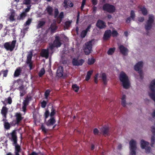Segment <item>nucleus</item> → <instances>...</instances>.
<instances>
[{"label":"nucleus","mask_w":155,"mask_h":155,"mask_svg":"<svg viewBox=\"0 0 155 155\" xmlns=\"http://www.w3.org/2000/svg\"><path fill=\"white\" fill-rule=\"evenodd\" d=\"M57 28V27L56 25V22L54 21L51 24L50 27V29L52 32H54Z\"/></svg>","instance_id":"24"},{"label":"nucleus","mask_w":155,"mask_h":155,"mask_svg":"<svg viewBox=\"0 0 155 155\" xmlns=\"http://www.w3.org/2000/svg\"><path fill=\"white\" fill-rule=\"evenodd\" d=\"M68 5L70 7H72L73 6V4L71 1L68 0Z\"/></svg>","instance_id":"58"},{"label":"nucleus","mask_w":155,"mask_h":155,"mask_svg":"<svg viewBox=\"0 0 155 155\" xmlns=\"http://www.w3.org/2000/svg\"><path fill=\"white\" fill-rule=\"evenodd\" d=\"M16 16V14L15 11L14 10H10V20H14L15 16Z\"/></svg>","instance_id":"23"},{"label":"nucleus","mask_w":155,"mask_h":155,"mask_svg":"<svg viewBox=\"0 0 155 155\" xmlns=\"http://www.w3.org/2000/svg\"><path fill=\"white\" fill-rule=\"evenodd\" d=\"M30 0H24V3L26 4H29L30 3Z\"/></svg>","instance_id":"57"},{"label":"nucleus","mask_w":155,"mask_h":155,"mask_svg":"<svg viewBox=\"0 0 155 155\" xmlns=\"http://www.w3.org/2000/svg\"><path fill=\"white\" fill-rule=\"evenodd\" d=\"M91 28V25H89L87 27V28L86 30H85V31H87V32L89 31V30L90 29V28Z\"/></svg>","instance_id":"64"},{"label":"nucleus","mask_w":155,"mask_h":155,"mask_svg":"<svg viewBox=\"0 0 155 155\" xmlns=\"http://www.w3.org/2000/svg\"><path fill=\"white\" fill-rule=\"evenodd\" d=\"M93 4L94 5H96L97 4V0H92Z\"/></svg>","instance_id":"62"},{"label":"nucleus","mask_w":155,"mask_h":155,"mask_svg":"<svg viewBox=\"0 0 155 155\" xmlns=\"http://www.w3.org/2000/svg\"><path fill=\"white\" fill-rule=\"evenodd\" d=\"M119 78L124 88L127 89L130 88V81L128 76L124 72L122 71L120 73Z\"/></svg>","instance_id":"3"},{"label":"nucleus","mask_w":155,"mask_h":155,"mask_svg":"<svg viewBox=\"0 0 155 155\" xmlns=\"http://www.w3.org/2000/svg\"><path fill=\"white\" fill-rule=\"evenodd\" d=\"M151 132H152L153 135L151 137V147H153V145L154 144L155 137V127L153 126L151 127Z\"/></svg>","instance_id":"10"},{"label":"nucleus","mask_w":155,"mask_h":155,"mask_svg":"<svg viewBox=\"0 0 155 155\" xmlns=\"http://www.w3.org/2000/svg\"><path fill=\"white\" fill-rule=\"evenodd\" d=\"M32 19L29 18L28 20L26 22L24 25V29L25 30H27L28 28V26L30 24L32 21Z\"/></svg>","instance_id":"19"},{"label":"nucleus","mask_w":155,"mask_h":155,"mask_svg":"<svg viewBox=\"0 0 155 155\" xmlns=\"http://www.w3.org/2000/svg\"><path fill=\"white\" fill-rule=\"evenodd\" d=\"M16 119L13 121L14 124H18L19 122L23 119V117H17Z\"/></svg>","instance_id":"29"},{"label":"nucleus","mask_w":155,"mask_h":155,"mask_svg":"<svg viewBox=\"0 0 155 155\" xmlns=\"http://www.w3.org/2000/svg\"><path fill=\"white\" fill-rule=\"evenodd\" d=\"M84 62V60L81 59L78 60L77 59H74L72 61V63L74 65L79 66L81 65Z\"/></svg>","instance_id":"12"},{"label":"nucleus","mask_w":155,"mask_h":155,"mask_svg":"<svg viewBox=\"0 0 155 155\" xmlns=\"http://www.w3.org/2000/svg\"><path fill=\"white\" fill-rule=\"evenodd\" d=\"M46 10L49 15H51L52 14L53 9L50 6H48Z\"/></svg>","instance_id":"36"},{"label":"nucleus","mask_w":155,"mask_h":155,"mask_svg":"<svg viewBox=\"0 0 155 155\" xmlns=\"http://www.w3.org/2000/svg\"><path fill=\"white\" fill-rule=\"evenodd\" d=\"M45 23L44 21H40L38 22V24L37 26V28H39L43 25Z\"/></svg>","instance_id":"38"},{"label":"nucleus","mask_w":155,"mask_h":155,"mask_svg":"<svg viewBox=\"0 0 155 155\" xmlns=\"http://www.w3.org/2000/svg\"><path fill=\"white\" fill-rule=\"evenodd\" d=\"M121 53L124 55H127L128 52V49L122 45H120L119 47Z\"/></svg>","instance_id":"13"},{"label":"nucleus","mask_w":155,"mask_h":155,"mask_svg":"<svg viewBox=\"0 0 155 155\" xmlns=\"http://www.w3.org/2000/svg\"><path fill=\"white\" fill-rule=\"evenodd\" d=\"M55 122V119L54 118V117H51L50 119L46 122L45 124L48 127H50L54 125Z\"/></svg>","instance_id":"11"},{"label":"nucleus","mask_w":155,"mask_h":155,"mask_svg":"<svg viewBox=\"0 0 155 155\" xmlns=\"http://www.w3.org/2000/svg\"><path fill=\"white\" fill-rule=\"evenodd\" d=\"M126 96L124 94L123 95L121 98V103L122 105L124 107H125L127 104L126 101Z\"/></svg>","instance_id":"22"},{"label":"nucleus","mask_w":155,"mask_h":155,"mask_svg":"<svg viewBox=\"0 0 155 155\" xmlns=\"http://www.w3.org/2000/svg\"><path fill=\"white\" fill-rule=\"evenodd\" d=\"M26 14L25 12H23L20 15V16L18 17V18L20 20H22L24 19L26 16Z\"/></svg>","instance_id":"32"},{"label":"nucleus","mask_w":155,"mask_h":155,"mask_svg":"<svg viewBox=\"0 0 155 155\" xmlns=\"http://www.w3.org/2000/svg\"><path fill=\"white\" fill-rule=\"evenodd\" d=\"M72 88L76 92H77L79 89V87L76 84L73 85L72 86Z\"/></svg>","instance_id":"37"},{"label":"nucleus","mask_w":155,"mask_h":155,"mask_svg":"<svg viewBox=\"0 0 155 155\" xmlns=\"http://www.w3.org/2000/svg\"><path fill=\"white\" fill-rule=\"evenodd\" d=\"M149 143L147 142L144 141L142 140L141 141V147L142 149H145L146 147L148 146Z\"/></svg>","instance_id":"21"},{"label":"nucleus","mask_w":155,"mask_h":155,"mask_svg":"<svg viewBox=\"0 0 155 155\" xmlns=\"http://www.w3.org/2000/svg\"><path fill=\"white\" fill-rule=\"evenodd\" d=\"M130 17L133 20H134L135 17V14L134 12L132 10L130 12Z\"/></svg>","instance_id":"43"},{"label":"nucleus","mask_w":155,"mask_h":155,"mask_svg":"<svg viewBox=\"0 0 155 155\" xmlns=\"http://www.w3.org/2000/svg\"><path fill=\"white\" fill-rule=\"evenodd\" d=\"M30 9V7H28L27 8H26L25 10V12H28Z\"/></svg>","instance_id":"61"},{"label":"nucleus","mask_w":155,"mask_h":155,"mask_svg":"<svg viewBox=\"0 0 155 155\" xmlns=\"http://www.w3.org/2000/svg\"><path fill=\"white\" fill-rule=\"evenodd\" d=\"M154 17L151 15H150L149 16V19L145 25V28L148 31L150 30L154 26Z\"/></svg>","instance_id":"4"},{"label":"nucleus","mask_w":155,"mask_h":155,"mask_svg":"<svg viewBox=\"0 0 155 155\" xmlns=\"http://www.w3.org/2000/svg\"><path fill=\"white\" fill-rule=\"evenodd\" d=\"M11 138L10 140L12 142V144L15 147V155H20L19 153L21 150V146L17 143V133L15 130H14L10 133Z\"/></svg>","instance_id":"2"},{"label":"nucleus","mask_w":155,"mask_h":155,"mask_svg":"<svg viewBox=\"0 0 155 155\" xmlns=\"http://www.w3.org/2000/svg\"><path fill=\"white\" fill-rule=\"evenodd\" d=\"M104 10L109 12L112 13L115 11V8L113 5L109 4H106L103 7Z\"/></svg>","instance_id":"7"},{"label":"nucleus","mask_w":155,"mask_h":155,"mask_svg":"<svg viewBox=\"0 0 155 155\" xmlns=\"http://www.w3.org/2000/svg\"><path fill=\"white\" fill-rule=\"evenodd\" d=\"M59 13L58 9L57 8L55 9L54 10V16L55 18L57 17V15Z\"/></svg>","instance_id":"52"},{"label":"nucleus","mask_w":155,"mask_h":155,"mask_svg":"<svg viewBox=\"0 0 155 155\" xmlns=\"http://www.w3.org/2000/svg\"><path fill=\"white\" fill-rule=\"evenodd\" d=\"M93 71V70H91L87 72V75L85 78V80L86 81H88L89 80Z\"/></svg>","instance_id":"27"},{"label":"nucleus","mask_w":155,"mask_h":155,"mask_svg":"<svg viewBox=\"0 0 155 155\" xmlns=\"http://www.w3.org/2000/svg\"><path fill=\"white\" fill-rule=\"evenodd\" d=\"M101 76L104 84H106L107 81L106 75L104 73H102L101 74Z\"/></svg>","instance_id":"26"},{"label":"nucleus","mask_w":155,"mask_h":155,"mask_svg":"<svg viewBox=\"0 0 155 155\" xmlns=\"http://www.w3.org/2000/svg\"><path fill=\"white\" fill-rule=\"evenodd\" d=\"M139 11L141 12L142 14L144 15H147L148 13L147 9L144 6H140L138 7Z\"/></svg>","instance_id":"18"},{"label":"nucleus","mask_w":155,"mask_h":155,"mask_svg":"<svg viewBox=\"0 0 155 155\" xmlns=\"http://www.w3.org/2000/svg\"><path fill=\"white\" fill-rule=\"evenodd\" d=\"M87 33V31L85 30L83 31L81 33V37L82 38H84L86 36Z\"/></svg>","instance_id":"48"},{"label":"nucleus","mask_w":155,"mask_h":155,"mask_svg":"<svg viewBox=\"0 0 155 155\" xmlns=\"http://www.w3.org/2000/svg\"><path fill=\"white\" fill-rule=\"evenodd\" d=\"M51 112L50 114V116H52L54 115L56 112V111L52 107H51Z\"/></svg>","instance_id":"45"},{"label":"nucleus","mask_w":155,"mask_h":155,"mask_svg":"<svg viewBox=\"0 0 155 155\" xmlns=\"http://www.w3.org/2000/svg\"><path fill=\"white\" fill-rule=\"evenodd\" d=\"M47 103L46 101H43L41 103V107L43 108H44L46 106Z\"/></svg>","instance_id":"53"},{"label":"nucleus","mask_w":155,"mask_h":155,"mask_svg":"<svg viewBox=\"0 0 155 155\" xmlns=\"http://www.w3.org/2000/svg\"><path fill=\"white\" fill-rule=\"evenodd\" d=\"M131 18L130 17L127 18L126 21V22L127 23H129L131 20Z\"/></svg>","instance_id":"63"},{"label":"nucleus","mask_w":155,"mask_h":155,"mask_svg":"<svg viewBox=\"0 0 155 155\" xmlns=\"http://www.w3.org/2000/svg\"><path fill=\"white\" fill-rule=\"evenodd\" d=\"M115 48H110L108 51H107V54L108 55H111L115 51Z\"/></svg>","instance_id":"40"},{"label":"nucleus","mask_w":155,"mask_h":155,"mask_svg":"<svg viewBox=\"0 0 155 155\" xmlns=\"http://www.w3.org/2000/svg\"><path fill=\"white\" fill-rule=\"evenodd\" d=\"M145 152L147 153H149L150 152L151 148L150 147H148L146 148H145Z\"/></svg>","instance_id":"49"},{"label":"nucleus","mask_w":155,"mask_h":155,"mask_svg":"<svg viewBox=\"0 0 155 155\" xmlns=\"http://www.w3.org/2000/svg\"><path fill=\"white\" fill-rule=\"evenodd\" d=\"M98 75V74H97L94 77V81L95 83H97Z\"/></svg>","instance_id":"55"},{"label":"nucleus","mask_w":155,"mask_h":155,"mask_svg":"<svg viewBox=\"0 0 155 155\" xmlns=\"http://www.w3.org/2000/svg\"><path fill=\"white\" fill-rule=\"evenodd\" d=\"M130 149L137 148L136 142L133 140H130Z\"/></svg>","instance_id":"20"},{"label":"nucleus","mask_w":155,"mask_h":155,"mask_svg":"<svg viewBox=\"0 0 155 155\" xmlns=\"http://www.w3.org/2000/svg\"><path fill=\"white\" fill-rule=\"evenodd\" d=\"M68 0H64L63 3L62 4V6L66 9L68 8Z\"/></svg>","instance_id":"35"},{"label":"nucleus","mask_w":155,"mask_h":155,"mask_svg":"<svg viewBox=\"0 0 155 155\" xmlns=\"http://www.w3.org/2000/svg\"><path fill=\"white\" fill-rule=\"evenodd\" d=\"M45 73V70L44 68H42L40 71L38 75L40 77H41Z\"/></svg>","instance_id":"39"},{"label":"nucleus","mask_w":155,"mask_h":155,"mask_svg":"<svg viewBox=\"0 0 155 155\" xmlns=\"http://www.w3.org/2000/svg\"><path fill=\"white\" fill-rule=\"evenodd\" d=\"M16 41V40L15 38H14V40L12 41L11 44L10 45V51L13 50V49L14 48Z\"/></svg>","instance_id":"31"},{"label":"nucleus","mask_w":155,"mask_h":155,"mask_svg":"<svg viewBox=\"0 0 155 155\" xmlns=\"http://www.w3.org/2000/svg\"><path fill=\"white\" fill-rule=\"evenodd\" d=\"M64 74L63 69V67H59L57 71V74L58 77H61L63 76Z\"/></svg>","instance_id":"16"},{"label":"nucleus","mask_w":155,"mask_h":155,"mask_svg":"<svg viewBox=\"0 0 155 155\" xmlns=\"http://www.w3.org/2000/svg\"><path fill=\"white\" fill-rule=\"evenodd\" d=\"M85 2H86V0H83L82 2V5L81 7V10H82L83 8H84V5L85 4Z\"/></svg>","instance_id":"51"},{"label":"nucleus","mask_w":155,"mask_h":155,"mask_svg":"<svg viewBox=\"0 0 155 155\" xmlns=\"http://www.w3.org/2000/svg\"><path fill=\"white\" fill-rule=\"evenodd\" d=\"M93 132L94 135H98V134L99 133V131L98 130V129L97 128H94V130H93Z\"/></svg>","instance_id":"50"},{"label":"nucleus","mask_w":155,"mask_h":155,"mask_svg":"<svg viewBox=\"0 0 155 155\" xmlns=\"http://www.w3.org/2000/svg\"><path fill=\"white\" fill-rule=\"evenodd\" d=\"M138 20L140 22H143L144 20V18L143 17H140L138 18Z\"/></svg>","instance_id":"56"},{"label":"nucleus","mask_w":155,"mask_h":155,"mask_svg":"<svg viewBox=\"0 0 155 155\" xmlns=\"http://www.w3.org/2000/svg\"><path fill=\"white\" fill-rule=\"evenodd\" d=\"M101 132H102L103 135L105 136H109V128L108 126H104L101 129Z\"/></svg>","instance_id":"8"},{"label":"nucleus","mask_w":155,"mask_h":155,"mask_svg":"<svg viewBox=\"0 0 155 155\" xmlns=\"http://www.w3.org/2000/svg\"><path fill=\"white\" fill-rule=\"evenodd\" d=\"M137 148L130 149V154L131 155H135L136 151L135 150Z\"/></svg>","instance_id":"44"},{"label":"nucleus","mask_w":155,"mask_h":155,"mask_svg":"<svg viewBox=\"0 0 155 155\" xmlns=\"http://www.w3.org/2000/svg\"><path fill=\"white\" fill-rule=\"evenodd\" d=\"M94 41L92 40L86 43L84 46V50L86 55L90 54L92 51V43Z\"/></svg>","instance_id":"5"},{"label":"nucleus","mask_w":155,"mask_h":155,"mask_svg":"<svg viewBox=\"0 0 155 155\" xmlns=\"http://www.w3.org/2000/svg\"><path fill=\"white\" fill-rule=\"evenodd\" d=\"M45 116H48L49 114V111L48 110H47L45 113Z\"/></svg>","instance_id":"60"},{"label":"nucleus","mask_w":155,"mask_h":155,"mask_svg":"<svg viewBox=\"0 0 155 155\" xmlns=\"http://www.w3.org/2000/svg\"><path fill=\"white\" fill-rule=\"evenodd\" d=\"M143 65V63L142 61L138 62L134 66V69L136 71H139L142 67Z\"/></svg>","instance_id":"15"},{"label":"nucleus","mask_w":155,"mask_h":155,"mask_svg":"<svg viewBox=\"0 0 155 155\" xmlns=\"http://www.w3.org/2000/svg\"><path fill=\"white\" fill-rule=\"evenodd\" d=\"M71 21H66L65 24V25L64 26V28L65 29L68 28L69 27H70L71 24Z\"/></svg>","instance_id":"42"},{"label":"nucleus","mask_w":155,"mask_h":155,"mask_svg":"<svg viewBox=\"0 0 155 155\" xmlns=\"http://www.w3.org/2000/svg\"><path fill=\"white\" fill-rule=\"evenodd\" d=\"M2 102L4 104L5 106L2 107L1 113L3 116H6L8 113V108L5 106L7 104H10V97L8 98L7 100L6 99L5 101H2Z\"/></svg>","instance_id":"6"},{"label":"nucleus","mask_w":155,"mask_h":155,"mask_svg":"<svg viewBox=\"0 0 155 155\" xmlns=\"http://www.w3.org/2000/svg\"><path fill=\"white\" fill-rule=\"evenodd\" d=\"M8 71L7 70H5L4 71H2L1 73L3 74V77H6L8 74Z\"/></svg>","instance_id":"46"},{"label":"nucleus","mask_w":155,"mask_h":155,"mask_svg":"<svg viewBox=\"0 0 155 155\" xmlns=\"http://www.w3.org/2000/svg\"><path fill=\"white\" fill-rule=\"evenodd\" d=\"M95 59L94 58H90L88 59L87 63L88 64L91 65L93 64L95 62Z\"/></svg>","instance_id":"30"},{"label":"nucleus","mask_w":155,"mask_h":155,"mask_svg":"<svg viewBox=\"0 0 155 155\" xmlns=\"http://www.w3.org/2000/svg\"><path fill=\"white\" fill-rule=\"evenodd\" d=\"M41 129L42 130V132L44 134H46L48 132V129L46 128L43 124L41 125Z\"/></svg>","instance_id":"34"},{"label":"nucleus","mask_w":155,"mask_h":155,"mask_svg":"<svg viewBox=\"0 0 155 155\" xmlns=\"http://www.w3.org/2000/svg\"><path fill=\"white\" fill-rule=\"evenodd\" d=\"M28 99H26L24 100L23 102V106L22 107V110L25 113L26 109V106L28 104Z\"/></svg>","instance_id":"25"},{"label":"nucleus","mask_w":155,"mask_h":155,"mask_svg":"<svg viewBox=\"0 0 155 155\" xmlns=\"http://www.w3.org/2000/svg\"><path fill=\"white\" fill-rule=\"evenodd\" d=\"M64 17V13L63 12H61L58 18L57 22L59 23L61 22L62 19Z\"/></svg>","instance_id":"28"},{"label":"nucleus","mask_w":155,"mask_h":155,"mask_svg":"<svg viewBox=\"0 0 155 155\" xmlns=\"http://www.w3.org/2000/svg\"><path fill=\"white\" fill-rule=\"evenodd\" d=\"M5 48L8 51L10 50V42H6L4 44Z\"/></svg>","instance_id":"41"},{"label":"nucleus","mask_w":155,"mask_h":155,"mask_svg":"<svg viewBox=\"0 0 155 155\" xmlns=\"http://www.w3.org/2000/svg\"><path fill=\"white\" fill-rule=\"evenodd\" d=\"M21 72V70L20 68H18L17 69L14 73L15 76L17 77L18 76L20 75Z\"/></svg>","instance_id":"33"},{"label":"nucleus","mask_w":155,"mask_h":155,"mask_svg":"<svg viewBox=\"0 0 155 155\" xmlns=\"http://www.w3.org/2000/svg\"><path fill=\"white\" fill-rule=\"evenodd\" d=\"M39 153H36L35 151H33L30 155H38Z\"/></svg>","instance_id":"59"},{"label":"nucleus","mask_w":155,"mask_h":155,"mask_svg":"<svg viewBox=\"0 0 155 155\" xmlns=\"http://www.w3.org/2000/svg\"><path fill=\"white\" fill-rule=\"evenodd\" d=\"M118 34L117 32L115 30H114L113 31L112 33V35L113 36H116Z\"/></svg>","instance_id":"54"},{"label":"nucleus","mask_w":155,"mask_h":155,"mask_svg":"<svg viewBox=\"0 0 155 155\" xmlns=\"http://www.w3.org/2000/svg\"><path fill=\"white\" fill-rule=\"evenodd\" d=\"M61 43L60 41V38L59 37L57 36L55 38V39L54 41L53 44L51 45H50L49 48L47 49H44L41 50V55L43 57L46 58H47L48 56V52H50V51H52L53 50L54 48L55 47L57 48L60 47Z\"/></svg>","instance_id":"1"},{"label":"nucleus","mask_w":155,"mask_h":155,"mask_svg":"<svg viewBox=\"0 0 155 155\" xmlns=\"http://www.w3.org/2000/svg\"><path fill=\"white\" fill-rule=\"evenodd\" d=\"M32 54L31 52H29L28 53V54L27 58V62L30 68V69H32V67L33 66L32 64V62L31 61V59L32 57Z\"/></svg>","instance_id":"9"},{"label":"nucleus","mask_w":155,"mask_h":155,"mask_svg":"<svg viewBox=\"0 0 155 155\" xmlns=\"http://www.w3.org/2000/svg\"><path fill=\"white\" fill-rule=\"evenodd\" d=\"M111 34V31L110 30L106 31L104 35L103 38L104 40H107L110 37Z\"/></svg>","instance_id":"17"},{"label":"nucleus","mask_w":155,"mask_h":155,"mask_svg":"<svg viewBox=\"0 0 155 155\" xmlns=\"http://www.w3.org/2000/svg\"><path fill=\"white\" fill-rule=\"evenodd\" d=\"M96 25L97 26L100 28H103L106 27L105 23L103 21L101 20L98 21Z\"/></svg>","instance_id":"14"},{"label":"nucleus","mask_w":155,"mask_h":155,"mask_svg":"<svg viewBox=\"0 0 155 155\" xmlns=\"http://www.w3.org/2000/svg\"><path fill=\"white\" fill-rule=\"evenodd\" d=\"M50 91L49 90H48L46 91L45 94V98H46V99H47L48 97L50 94Z\"/></svg>","instance_id":"47"}]
</instances>
